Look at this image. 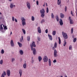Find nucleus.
<instances>
[{
	"label": "nucleus",
	"mask_w": 77,
	"mask_h": 77,
	"mask_svg": "<svg viewBox=\"0 0 77 77\" xmlns=\"http://www.w3.org/2000/svg\"><path fill=\"white\" fill-rule=\"evenodd\" d=\"M66 45V41L65 40L64 42L63 45L64 47H65V45Z\"/></svg>",
	"instance_id": "nucleus-40"
},
{
	"label": "nucleus",
	"mask_w": 77,
	"mask_h": 77,
	"mask_svg": "<svg viewBox=\"0 0 77 77\" xmlns=\"http://www.w3.org/2000/svg\"><path fill=\"white\" fill-rule=\"evenodd\" d=\"M27 66V64L26 63H25L23 65V67L24 68L26 69V66Z\"/></svg>",
	"instance_id": "nucleus-26"
},
{
	"label": "nucleus",
	"mask_w": 77,
	"mask_h": 77,
	"mask_svg": "<svg viewBox=\"0 0 77 77\" xmlns=\"http://www.w3.org/2000/svg\"><path fill=\"white\" fill-rule=\"evenodd\" d=\"M40 14H41V17L42 18H44L45 16V10L43 8H42V10H40Z\"/></svg>",
	"instance_id": "nucleus-2"
},
{
	"label": "nucleus",
	"mask_w": 77,
	"mask_h": 77,
	"mask_svg": "<svg viewBox=\"0 0 77 77\" xmlns=\"http://www.w3.org/2000/svg\"><path fill=\"white\" fill-rule=\"evenodd\" d=\"M0 30L1 32H3V28L2 25H0Z\"/></svg>",
	"instance_id": "nucleus-17"
},
{
	"label": "nucleus",
	"mask_w": 77,
	"mask_h": 77,
	"mask_svg": "<svg viewBox=\"0 0 77 77\" xmlns=\"http://www.w3.org/2000/svg\"><path fill=\"white\" fill-rule=\"evenodd\" d=\"M71 33L72 34L73 33V28H72L71 29Z\"/></svg>",
	"instance_id": "nucleus-47"
},
{
	"label": "nucleus",
	"mask_w": 77,
	"mask_h": 77,
	"mask_svg": "<svg viewBox=\"0 0 77 77\" xmlns=\"http://www.w3.org/2000/svg\"><path fill=\"white\" fill-rule=\"evenodd\" d=\"M22 22V24L23 26H24V25H26V24L25 21Z\"/></svg>",
	"instance_id": "nucleus-33"
},
{
	"label": "nucleus",
	"mask_w": 77,
	"mask_h": 77,
	"mask_svg": "<svg viewBox=\"0 0 77 77\" xmlns=\"http://www.w3.org/2000/svg\"><path fill=\"white\" fill-rule=\"evenodd\" d=\"M21 20H22V22L26 21V19H24V17H22L21 18Z\"/></svg>",
	"instance_id": "nucleus-23"
},
{
	"label": "nucleus",
	"mask_w": 77,
	"mask_h": 77,
	"mask_svg": "<svg viewBox=\"0 0 77 77\" xmlns=\"http://www.w3.org/2000/svg\"><path fill=\"white\" fill-rule=\"evenodd\" d=\"M27 40L28 41H29L30 40V37L29 36L27 37Z\"/></svg>",
	"instance_id": "nucleus-29"
},
{
	"label": "nucleus",
	"mask_w": 77,
	"mask_h": 77,
	"mask_svg": "<svg viewBox=\"0 0 77 77\" xmlns=\"http://www.w3.org/2000/svg\"><path fill=\"white\" fill-rule=\"evenodd\" d=\"M60 17L61 18H64V14L63 13H60Z\"/></svg>",
	"instance_id": "nucleus-18"
},
{
	"label": "nucleus",
	"mask_w": 77,
	"mask_h": 77,
	"mask_svg": "<svg viewBox=\"0 0 77 77\" xmlns=\"http://www.w3.org/2000/svg\"><path fill=\"white\" fill-rule=\"evenodd\" d=\"M4 50L3 49H2L1 52V54H4Z\"/></svg>",
	"instance_id": "nucleus-42"
},
{
	"label": "nucleus",
	"mask_w": 77,
	"mask_h": 77,
	"mask_svg": "<svg viewBox=\"0 0 77 77\" xmlns=\"http://www.w3.org/2000/svg\"><path fill=\"white\" fill-rule=\"evenodd\" d=\"M54 47L55 48H57V43H56V42H55V44H54Z\"/></svg>",
	"instance_id": "nucleus-35"
},
{
	"label": "nucleus",
	"mask_w": 77,
	"mask_h": 77,
	"mask_svg": "<svg viewBox=\"0 0 77 77\" xmlns=\"http://www.w3.org/2000/svg\"><path fill=\"white\" fill-rule=\"evenodd\" d=\"M45 33H48V29H47L46 30H45Z\"/></svg>",
	"instance_id": "nucleus-52"
},
{
	"label": "nucleus",
	"mask_w": 77,
	"mask_h": 77,
	"mask_svg": "<svg viewBox=\"0 0 77 77\" xmlns=\"http://www.w3.org/2000/svg\"><path fill=\"white\" fill-rule=\"evenodd\" d=\"M44 22H45V20L44 19H42L41 21V23L42 24V23H44Z\"/></svg>",
	"instance_id": "nucleus-36"
},
{
	"label": "nucleus",
	"mask_w": 77,
	"mask_h": 77,
	"mask_svg": "<svg viewBox=\"0 0 77 77\" xmlns=\"http://www.w3.org/2000/svg\"><path fill=\"white\" fill-rule=\"evenodd\" d=\"M1 25H2V26H3V24H2Z\"/></svg>",
	"instance_id": "nucleus-63"
},
{
	"label": "nucleus",
	"mask_w": 77,
	"mask_h": 77,
	"mask_svg": "<svg viewBox=\"0 0 77 77\" xmlns=\"http://www.w3.org/2000/svg\"><path fill=\"white\" fill-rule=\"evenodd\" d=\"M26 6L29 9H30V2H26Z\"/></svg>",
	"instance_id": "nucleus-7"
},
{
	"label": "nucleus",
	"mask_w": 77,
	"mask_h": 77,
	"mask_svg": "<svg viewBox=\"0 0 77 77\" xmlns=\"http://www.w3.org/2000/svg\"><path fill=\"white\" fill-rule=\"evenodd\" d=\"M45 5H43V6H44V7H45Z\"/></svg>",
	"instance_id": "nucleus-58"
},
{
	"label": "nucleus",
	"mask_w": 77,
	"mask_h": 77,
	"mask_svg": "<svg viewBox=\"0 0 77 77\" xmlns=\"http://www.w3.org/2000/svg\"><path fill=\"white\" fill-rule=\"evenodd\" d=\"M37 39H38V41H40V39H41V38H40V37H38Z\"/></svg>",
	"instance_id": "nucleus-49"
},
{
	"label": "nucleus",
	"mask_w": 77,
	"mask_h": 77,
	"mask_svg": "<svg viewBox=\"0 0 77 77\" xmlns=\"http://www.w3.org/2000/svg\"><path fill=\"white\" fill-rule=\"evenodd\" d=\"M2 17H0V19H1V20H2Z\"/></svg>",
	"instance_id": "nucleus-59"
},
{
	"label": "nucleus",
	"mask_w": 77,
	"mask_h": 77,
	"mask_svg": "<svg viewBox=\"0 0 77 77\" xmlns=\"http://www.w3.org/2000/svg\"><path fill=\"white\" fill-rule=\"evenodd\" d=\"M76 16H77V9H76Z\"/></svg>",
	"instance_id": "nucleus-57"
},
{
	"label": "nucleus",
	"mask_w": 77,
	"mask_h": 77,
	"mask_svg": "<svg viewBox=\"0 0 77 77\" xmlns=\"http://www.w3.org/2000/svg\"><path fill=\"white\" fill-rule=\"evenodd\" d=\"M62 34L64 39H68V35L66 33H65L64 32H62Z\"/></svg>",
	"instance_id": "nucleus-3"
},
{
	"label": "nucleus",
	"mask_w": 77,
	"mask_h": 77,
	"mask_svg": "<svg viewBox=\"0 0 77 77\" xmlns=\"http://www.w3.org/2000/svg\"><path fill=\"white\" fill-rule=\"evenodd\" d=\"M60 77H63L62 76H61Z\"/></svg>",
	"instance_id": "nucleus-64"
},
{
	"label": "nucleus",
	"mask_w": 77,
	"mask_h": 77,
	"mask_svg": "<svg viewBox=\"0 0 77 77\" xmlns=\"http://www.w3.org/2000/svg\"><path fill=\"white\" fill-rule=\"evenodd\" d=\"M53 62H54V63H56V60H54V61H53Z\"/></svg>",
	"instance_id": "nucleus-50"
},
{
	"label": "nucleus",
	"mask_w": 77,
	"mask_h": 77,
	"mask_svg": "<svg viewBox=\"0 0 77 77\" xmlns=\"http://www.w3.org/2000/svg\"><path fill=\"white\" fill-rule=\"evenodd\" d=\"M3 60H1L0 61V65H2L3 64Z\"/></svg>",
	"instance_id": "nucleus-38"
},
{
	"label": "nucleus",
	"mask_w": 77,
	"mask_h": 77,
	"mask_svg": "<svg viewBox=\"0 0 77 77\" xmlns=\"http://www.w3.org/2000/svg\"><path fill=\"white\" fill-rule=\"evenodd\" d=\"M15 22H17V19H15Z\"/></svg>",
	"instance_id": "nucleus-53"
},
{
	"label": "nucleus",
	"mask_w": 77,
	"mask_h": 77,
	"mask_svg": "<svg viewBox=\"0 0 77 77\" xmlns=\"http://www.w3.org/2000/svg\"><path fill=\"white\" fill-rule=\"evenodd\" d=\"M56 20L57 21V22H58L59 21V16H58V15H56Z\"/></svg>",
	"instance_id": "nucleus-21"
},
{
	"label": "nucleus",
	"mask_w": 77,
	"mask_h": 77,
	"mask_svg": "<svg viewBox=\"0 0 77 77\" xmlns=\"http://www.w3.org/2000/svg\"><path fill=\"white\" fill-rule=\"evenodd\" d=\"M15 58H12V59H11V62L12 63V62H14V61H15Z\"/></svg>",
	"instance_id": "nucleus-41"
},
{
	"label": "nucleus",
	"mask_w": 77,
	"mask_h": 77,
	"mask_svg": "<svg viewBox=\"0 0 77 77\" xmlns=\"http://www.w3.org/2000/svg\"><path fill=\"white\" fill-rule=\"evenodd\" d=\"M76 41H77V38H75L73 39V42H76Z\"/></svg>",
	"instance_id": "nucleus-39"
},
{
	"label": "nucleus",
	"mask_w": 77,
	"mask_h": 77,
	"mask_svg": "<svg viewBox=\"0 0 77 77\" xmlns=\"http://www.w3.org/2000/svg\"><path fill=\"white\" fill-rule=\"evenodd\" d=\"M60 21H59V23L60 26H62L63 24V21H62V20L61 19H60Z\"/></svg>",
	"instance_id": "nucleus-10"
},
{
	"label": "nucleus",
	"mask_w": 77,
	"mask_h": 77,
	"mask_svg": "<svg viewBox=\"0 0 77 77\" xmlns=\"http://www.w3.org/2000/svg\"><path fill=\"white\" fill-rule=\"evenodd\" d=\"M51 17H52V18H54V14H53V13H52L51 14Z\"/></svg>",
	"instance_id": "nucleus-37"
},
{
	"label": "nucleus",
	"mask_w": 77,
	"mask_h": 77,
	"mask_svg": "<svg viewBox=\"0 0 77 77\" xmlns=\"http://www.w3.org/2000/svg\"><path fill=\"white\" fill-rule=\"evenodd\" d=\"M48 36L50 40H51V41H52V40H53V38H52V36L51 35H50V34H48Z\"/></svg>",
	"instance_id": "nucleus-16"
},
{
	"label": "nucleus",
	"mask_w": 77,
	"mask_h": 77,
	"mask_svg": "<svg viewBox=\"0 0 77 77\" xmlns=\"http://www.w3.org/2000/svg\"><path fill=\"white\" fill-rule=\"evenodd\" d=\"M57 50H55L54 51V57H57Z\"/></svg>",
	"instance_id": "nucleus-6"
},
{
	"label": "nucleus",
	"mask_w": 77,
	"mask_h": 77,
	"mask_svg": "<svg viewBox=\"0 0 77 77\" xmlns=\"http://www.w3.org/2000/svg\"><path fill=\"white\" fill-rule=\"evenodd\" d=\"M0 15H2V13L0 12Z\"/></svg>",
	"instance_id": "nucleus-62"
},
{
	"label": "nucleus",
	"mask_w": 77,
	"mask_h": 77,
	"mask_svg": "<svg viewBox=\"0 0 77 77\" xmlns=\"http://www.w3.org/2000/svg\"><path fill=\"white\" fill-rule=\"evenodd\" d=\"M7 75L8 77H9L11 75V71L9 69H8L7 71Z\"/></svg>",
	"instance_id": "nucleus-8"
},
{
	"label": "nucleus",
	"mask_w": 77,
	"mask_h": 77,
	"mask_svg": "<svg viewBox=\"0 0 77 77\" xmlns=\"http://www.w3.org/2000/svg\"><path fill=\"white\" fill-rule=\"evenodd\" d=\"M56 33V31H54L52 32V34L53 35H55Z\"/></svg>",
	"instance_id": "nucleus-30"
},
{
	"label": "nucleus",
	"mask_w": 77,
	"mask_h": 77,
	"mask_svg": "<svg viewBox=\"0 0 77 77\" xmlns=\"http://www.w3.org/2000/svg\"><path fill=\"white\" fill-rule=\"evenodd\" d=\"M71 15H72V16H73V17H74V15L73 14V13H72V11H71Z\"/></svg>",
	"instance_id": "nucleus-46"
},
{
	"label": "nucleus",
	"mask_w": 77,
	"mask_h": 77,
	"mask_svg": "<svg viewBox=\"0 0 77 77\" xmlns=\"http://www.w3.org/2000/svg\"><path fill=\"white\" fill-rule=\"evenodd\" d=\"M66 10H67V7H66V6H65V12L66 11Z\"/></svg>",
	"instance_id": "nucleus-44"
},
{
	"label": "nucleus",
	"mask_w": 77,
	"mask_h": 77,
	"mask_svg": "<svg viewBox=\"0 0 77 77\" xmlns=\"http://www.w3.org/2000/svg\"><path fill=\"white\" fill-rule=\"evenodd\" d=\"M19 73L20 75V77H21L22 75V73H23V70L22 69H20L19 71Z\"/></svg>",
	"instance_id": "nucleus-12"
},
{
	"label": "nucleus",
	"mask_w": 77,
	"mask_h": 77,
	"mask_svg": "<svg viewBox=\"0 0 77 77\" xmlns=\"http://www.w3.org/2000/svg\"><path fill=\"white\" fill-rule=\"evenodd\" d=\"M48 64L49 66H51V60L50 59H48Z\"/></svg>",
	"instance_id": "nucleus-14"
},
{
	"label": "nucleus",
	"mask_w": 77,
	"mask_h": 77,
	"mask_svg": "<svg viewBox=\"0 0 77 77\" xmlns=\"http://www.w3.org/2000/svg\"><path fill=\"white\" fill-rule=\"evenodd\" d=\"M30 46L32 51L33 54L34 56H35L36 54V49L33 48V47H36V45L35 43V42H32V44H30Z\"/></svg>",
	"instance_id": "nucleus-1"
},
{
	"label": "nucleus",
	"mask_w": 77,
	"mask_h": 77,
	"mask_svg": "<svg viewBox=\"0 0 77 77\" xmlns=\"http://www.w3.org/2000/svg\"><path fill=\"white\" fill-rule=\"evenodd\" d=\"M12 32H11V33H10V35H12Z\"/></svg>",
	"instance_id": "nucleus-55"
},
{
	"label": "nucleus",
	"mask_w": 77,
	"mask_h": 77,
	"mask_svg": "<svg viewBox=\"0 0 77 77\" xmlns=\"http://www.w3.org/2000/svg\"><path fill=\"white\" fill-rule=\"evenodd\" d=\"M43 60L44 62H47L48 60V57L47 56H45L44 57Z\"/></svg>",
	"instance_id": "nucleus-5"
},
{
	"label": "nucleus",
	"mask_w": 77,
	"mask_h": 77,
	"mask_svg": "<svg viewBox=\"0 0 77 77\" xmlns=\"http://www.w3.org/2000/svg\"><path fill=\"white\" fill-rule=\"evenodd\" d=\"M46 6H48V5H47V3H46Z\"/></svg>",
	"instance_id": "nucleus-60"
},
{
	"label": "nucleus",
	"mask_w": 77,
	"mask_h": 77,
	"mask_svg": "<svg viewBox=\"0 0 77 77\" xmlns=\"http://www.w3.org/2000/svg\"><path fill=\"white\" fill-rule=\"evenodd\" d=\"M38 59L39 62H41V61L42 60V58L41 56H39L38 57Z\"/></svg>",
	"instance_id": "nucleus-19"
},
{
	"label": "nucleus",
	"mask_w": 77,
	"mask_h": 77,
	"mask_svg": "<svg viewBox=\"0 0 77 77\" xmlns=\"http://www.w3.org/2000/svg\"><path fill=\"white\" fill-rule=\"evenodd\" d=\"M31 63L33 64L34 63V60L33 59V57H32L31 58Z\"/></svg>",
	"instance_id": "nucleus-28"
},
{
	"label": "nucleus",
	"mask_w": 77,
	"mask_h": 77,
	"mask_svg": "<svg viewBox=\"0 0 77 77\" xmlns=\"http://www.w3.org/2000/svg\"><path fill=\"white\" fill-rule=\"evenodd\" d=\"M38 32L39 33H41V28L40 27H38Z\"/></svg>",
	"instance_id": "nucleus-13"
},
{
	"label": "nucleus",
	"mask_w": 77,
	"mask_h": 77,
	"mask_svg": "<svg viewBox=\"0 0 77 77\" xmlns=\"http://www.w3.org/2000/svg\"><path fill=\"white\" fill-rule=\"evenodd\" d=\"M22 30L24 35H26V30H25L24 29H22Z\"/></svg>",
	"instance_id": "nucleus-32"
},
{
	"label": "nucleus",
	"mask_w": 77,
	"mask_h": 77,
	"mask_svg": "<svg viewBox=\"0 0 77 77\" xmlns=\"http://www.w3.org/2000/svg\"><path fill=\"white\" fill-rule=\"evenodd\" d=\"M8 0V1H9V2H12V0Z\"/></svg>",
	"instance_id": "nucleus-56"
},
{
	"label": "nucleus",
	"mask_w": 77,
	"mask_h": 77,
	"mask_svg": "<svg viewBox=\"0 0 77 77\" xmlns=\"http://www.w3.org/2000/svg\"><path fill=\"white\" fill-rule=\"evenodd\" d=\"M32 21H34V20H35V17L33 16L32 17Z\"/></svg>",
	"instance_id": "nucleus-43"
},
{
	"label": "nucleus",
	"mask_w": 77,
	"mask_h": 77,
	"mask_svg": "<svg viewBox=\"0 0 77 77\" xmlns=\"http://www.w3.org/2000/svg\"><path fill=\"white\" fill-rule=\"evenodd\" d=\"M5 75H6V73L5 71H4L3 73L2 74L1 77H5Z\"/></svg>",
	"instance_id": "nucleus-11"
},
{
	"label": "nucleus",
	"mask_w": 77,
	"mask_h": 77,
	"mask_svg": "<svg viewBox=\"0 0 77 77\" xmlns=\"http://www.w3.org/2000/svg\"><path fill=\"white\" fill-rule=\"evenodd\" d=\"M10 44L11 47H14V42L13 41V40H11L10 42Z\"/></svg>",
	"instance_id": "nucleus-9"
},
{
	"label": "nucleus",
	"mask_w": 77,
	"mask_h": 77,
	"mask_svg": "<svg viewBox=\"0 0 77 77\" xmlns=\"http://www.w3.org/2000/svg\"><path fill=\"white\" fill-rule=\"evenodd\" d=\"M3 27L4 28V30H7L8 29V28L7 27V26H5V25H3Z\"/></svg>",
	"instance_id": "nucleus-24"
},
{
	"label": "nucleus",
	"mask_w": 77,
	"mask_h": 77,
	"mask_svg": "<svg viewBox=\"0 0 77 77\" xmlns=\"http://www.w3.org/2000/svg\"><path fill=\"white\" fill-rule=\"evenodd\" d=\"M61 4V0H57V5H60Z\"/></svg>",
	"instance_id": "nucleus-22"
},
{
	"label": "nucleus",
	"mask_w": 77,
	"mask_h": 77,
	"mask_svg": "<svg viewBox=\"0 0 77 77\" xmlns=\"http://www.w3.org/2000/svg\"><path fill=\"white\" fill-rule=\"evenodd\" d=\"M59 39V44H61V40H60V37H59L58 38Z\"/></svg>",
	"instance_id": "nucleus-31"
},
{
	"label": "nucleus",
	"mask_w": 77,
	"mask_h": 77,
	"mask_svg": "<svg viewBox=\"0 0 77 77\" xmlns=\"http://www.w3.org/2000/svg\"><path fill=\"white\" fill-rule=\"evenodd\" d=\"M72 45H70L69 46V50H72Z\"/></svg>",
	"instance_id": "nucleus-27"
},
{
	"label": "nucleus",
	"mask_w": 77,
	"mask_h": 77,
	"mask_svg": "<svg viewBox=\"0 0 77 77\" xmlns=\"http://www.w3.org/2000/svg\"><path fill=\"white\" fill-rule=\"evenodd\" d=\"M65 77H68L66 75H65Z\"/></svg>",
	"instance_id": "nucleus-61"
},
{
	"label": "nucleus",
	"mask_w": 77,
	"mask_h": 77,
	"mask_svg": "<svg viewBox=\"0 0 77 77\" xmlns=\"http://www.w3.org/2000/svg\"><path fill=\"white\" fill-rule=\"evenodd\" d=\"M52 50H54V47H53V48H52Z\"/></svg>",
	"instance_id": "nucleus-54"
},
{
	"label": "nucleus",
	"mask_w": 77,
	"mask_h": 77,
	"mask_svg": "<svg viewBox=\"0 0 77 77\" xmlns=\"http://www.w3.org/2000/svg\"><path fill=\"white\" fill-rule=\"evenodd\" d=\"M69 20L70 21V24H74V21H73L71 19V16L69 17Z\"/></svg>",
	"instance_id": "nucleus-4"
},
{
	"label": "nucleus",
	"mask_w": 77,
	"mask_h": 77,
	"mask_svg": "<svg viewBox=\"0 0 77 77\" xmlns=\"http://www.w3.org/2000/svg\"><path fill=\"white\" fill-rule=\"evenodd\" d=\"M20 39V41L21 42L23 41V36H22L21 38Z\"/></svg>",
	"instance_id": "nucleus-34"
},
{
	"label": "nucleus",
	"mask_w": 77,
	"mask_h": 77,
	"mask_svg": "<svg viewBox=\"0 0 77 77\" xmlns=\"http://www.w3.org/2000/svg\"><path fill=\"white\" fill-rule=\"evenodd\" d=\"M12 20L13 21H15V18L14 17H12Z\"/></svg>",
	"instance_id": "nucleus-45"
},
{
	"label": "nucleus",
	"mask_w": 77,
	"mask_h": 77,
	"mask_svg": "<svg viewBox=\"0 0 77 77\" xmlns=\"http://www.w3.org/2000/svg\"><path fill=\"white\" fill-rule=\"evenodd\" d=\"M46 12L47 13H48V7L47 8Z\"/></svg>",
	"instance_id": "nucleus-48"
},
{
	"label": "nucleus",
	"mask_w": 77,
	"mask_h": 77,
	"mask_svg": "<svg viewBox=\"0 0 77 77\" xmlns=\"http://www.w3.org/2000/svg\"><path fill=\"white\" fill-rule=\"evenodd\" d=\"M14 7H15V5H13L12 4H11L10 5V7L11 9H12Z\"/></svg>",
	"instance_id": "nucleus-15"
},
{
	"label": "nucleus",
	"mask_w": 77,
	"mask_h": 77,
	"mask_svg": "<svg viewBox=\"0 0 77 77\" xmlns=\"http://www.w3.org/2000/svg\"><path fill=\"white\" fill-rule=\"evenodd\" d=\"M19 53L20 54H21V55H23V54H24V52H23V50H21L20 51Z\"/></svg>",
	"instance_id": "nucleus-20"
},
{
	"label": "nucleus",
	"mask_w": 77,
	"mask_h": 77,
	"mask_svg": "<svg viewBox=\"0 0 77 77\" xmlns=\"http://www.w3.org/2000/svg\"><path fill=\"white\" fill-rule=\"evenodd\" d=\"M36 4L37 5H39V2L38 1H36Z\"/></svg>",
	"instance_id": "nucleus-51"
},
{
	"label": "nucleus",
	"mask_w": 77,
	"mask_h": 77,
	"mask_svg": "<svg viewBox=\"0 0 77 77\" xmlns=\"http://www.w3.org/2000/svg\"><path fill=\"white\" fill-rule=\"evenodd\" d=\"M17 44L19 45V47H22V44L19 43V42H17Z\"/></svg>",
	"instance_id": "nucleus-25"
}]
</instances>
